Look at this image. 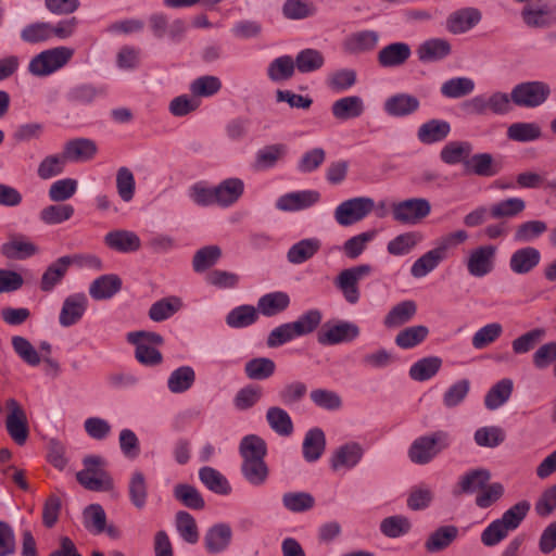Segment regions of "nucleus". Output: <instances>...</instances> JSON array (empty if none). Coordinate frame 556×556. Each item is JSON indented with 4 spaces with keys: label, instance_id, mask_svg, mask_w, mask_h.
I'll return each mask as SVG.
<instances>
[{
    "label": "nucleus",
    "instance_id": "nucleus-1",
    "mask_svg": "<svg viewBox=\"0 0 556 556\" xmlns=\"http://www.w3.org/2000/svg\"><path fill=\"white\" fill-rule=\"evenodd\" d=\"M452 444V437L447 431L438 430L414 440L409 450V459L417 465L429 464L442 451Z\"/></svg>",
    "mask_w": 556,
    "mask_h": 556
},
{
    "label": "nucleus",
    "instance_id": "nucleus-2",
    "mask_svg": "<svg viewBox=\"0 0 556 556\" xmlns=\"http://www.w3.org/2000/svg\"><path fill=\"white\" fill-rule=\"evenodd\" d=\"M497 252L494 244H479L465 252L462 263L470 277L481 279L495 270Z\"/></svg>",
    "mask_w": 556,
    "mask_h": 556
},
{
    "label": "nucleus",
    "instance_id": "nucleus-3",
    "mask_svg": "<svg viewBox=\"0 0 556 556\" xmlns=\"http://www.w3.org/2000/svg\"><path fill=\"white\" fill-rule=\"evenodd\" d=\"M73 55L74 50L68 47L47 49L30 59L27 71L35 77H47L63 68Z\"/></svg>",
    "mask_w": 556,
    "mask_h": 556
},
{
    "label": "nucleus",
    "instance_id": "nucleus-4",
    "mask_svg": "<svg viewBox=\"0 0 556 556\" xmlns=\"http://www.w3.org/2000/svg\"><path fill=\"white\" fill-rule=\"evenodd\" d=\"M127 341L134 344L136 359L144 366H155L162 363L163 356L159 346L163 345L161 334L151 331H132L127 333Z\"/></svg>",
    "mask_w": 556,
    "mask_h": 556
},
{
    "label": "nucleus",
    "instance_id": "nucleus-5",
    "mask_svg": "<svg viewBox=\"0 0 556 556\" xmlns=\"http://www.w3.org/2000/svg\"><path fill=\"white\" fill-rule=\"evenodd\" d=\"M392 219L401 225L415 226L431 213V203L426 198H408L390 204Z\"/></svg>",
    "mask_w": 556,
    "mask_h": 556
},
{
    "label": "nucleus",
    "instance_id": "nucleus-6",
    "mask_svg": "<svg viewBox=\"0 0 556 556\" xmlns=\"http://www.w3.org/2000/svg\"><path fill=\"white\" fill-rule=\"evenodd\" d=\"M104 459L100 456H88L84 459L85 468L77 472L78 482L90 491H109L113 488V480L103 469Z\"/></svg>",
    "mask_w": 556,
    "mask_h": 556
},
{
    "label": "nucleus",
    "instance_id": "nucleus-7",
    "mask_svg": "<svg viewBox=\"0 0 556 556\" xmlns=\"http://www.w3.org/2000/svg\"><path fill=\"white\" fill-rule=\"evenodd\" d=\"M511 93L495 91L489 96L478 94L464 103L465 110L470 114L482 115L491 112L495 115H505L513 109Z\"/></svg>",
    "mask_w": 556,
    "mask_h": 556
},
{
    "label": "nucleus",
    "instance_id": "nucleus-8",
    "mask_svg": "<svg viewBox=\"0 0 556 556\" xmlns=\"http://www.w3.org/2000/svg\"><path fill=\"white\" fill-rule=\"evenodd\" d=\"M375 208V201L369 197H356L341 202L333 212L336 222L348 227L366 218Z\"/></svg>",
    "mask_w": 556,
    "mask_h": 556
},
{
    "label": "nucleus",
    "instance_id": "nucleus-9",
    "mask_svg": "<svg viewBox=\"0 0 556 556\" xmlns=\"http://www.w3.org/2000/svg\"><path fill=\"white\" fill-rule=\"evenodd\" d=\"M372 267L369 264H361L343 269L334 279V286L339 289L344 300L350 304H356L361 299L358 282L369 276Z\"/></svg>",
    "mask_w": 556,
    "mask_h": 556
},
{
    "label": "nucleus",
    "instance_id": "nucleus-10",
    "mask_svg": "<svg viewBox=\"0 0 556 556\" xmlns=\"http://www.w3.org/2000/svg\"><path fill=\"white\" fill-rule=\"evenodd\" d=\"M549 94V86L539 80L521 83L511 89V100L520 108L540 106L547 100Z\"/></svg>",
    "mask_w": 556,
    "mask_h": 556
},
{
    "label": "nucleus",
    "instance_id": "nucleus-11",
    "mask_svg": "<svg viewBox=\"0 0 556 556\" xmlns=\"http://www.w3.org/2000/svg\"><path fill=\"white\" fill-rule=\"evenodd\" d=\"M364 455L365 448L359 442L348 441L332 451L329 466L334 472H346L357 467Z\"/></svg>",
    "mask_w": 556,
    "mask_h": 556
},
{
    "label": "nucleus",
    "instance_id": "nucleus-12",
    "mask_svg": "<svg viewBox=\"0 0 556 556\" xmlns=\"http://www.w3.org/2000/svg\"><path fill=\"white\" fill-rule=\"evenodd\" d=\"M8 415L5 428L11 439L17 445H24L29 435L28 419L25 409L15 399L5 402Z\"/></svg>",
    "mask_w": 556,
    "mask_h": 556
},
{
    "label": "nucleus",
    "instance_id": "nucleus-13",
    "mask_svg": "<svg viewBox=\"0 0 556 556\" xmlns=\"http://www.w3.org/2000/svg\"><path fill=\"white\" fill-rule=\"evenodd\" d=\"M359 336V328L351 321L327 323L318 332V342L323 345H336L351 342Z\"/></svg>",
    "mask_w": 556,
    "mask_h": 556
},
{
    "label": "nucleus",
    "instance_id": "nucleus-14",
    "mask_svg": "<svg viewBox=\"0 0 556 556\" xmlns=\"http://www.w3.org/2000/svg\"><path fill=\"white\" fill-rule=\"evenodd\" d=\"M320 201V193L317 190L306 189L287 192L280 195L275 206L281 212H299L313 207Z\"/></svg>",
    "mask_w": 556,
    "mask_h": 556
},
{
    "label": "nucleus",
    "instance_id": "nucleus-15",
    "mask_svg": "<svg viewBox=\"0 0 556 556\" xmlns=\"http://www.w3.org/2000/svg\"><path fill=\"white\" fill-rule=\"evenodd\" d=\"M523 23L531 28H547L556 23V8L546 2H535L521 10Z\"/></svg>",
    "mask_w": 556,
    "mask_h": 556
},
{
    "label": "nucleus",
    "instance_id": "nucleus-16",
    "mask_svg": "<svg viewBox=\"0 0 556 556\" xmlns=\"http://www.w3.org/2000/svg\"><path fill=\"white\" fill-rule=\"evenodd\" d=\"M88 303L87 295L81 292L66 296L59 314L60 325L67 328L79 323L87 312Z\"/></svg>",
    "mask_w": 556,
    "mask_h": 556
},
{
    "label": "nucleus",
    "instance_id": "nucleus-17",
    "mask_svg": "<svg viewBox=\"0 0 556 556\" xmlns=\"http://www.w3.org/2000/svg\"><path fill=\"white\" fill-rule=\"evenodd\" d=\"M0 252L9 260L22 261L36 255L39 248L25 235L12 233L1 245Z\"/></svg>",
    "mask_w": 556,
    "mask_h": 556
},
{
    "label": "nucleus",
    "instance_id": "nucleus-18",
    "mask_svg": "<svg viewBox=\"0 0 556 556\" xmlns=\"http://www.w3.org/2000/svg\"><path fill=\"white\" fill-rule=\"evenodd\" d=\"M232 541V529L228 523L218 522L210 527L204 535L205 551L211 555L225 553Z\"/></svg>",
    "mask_w": 556,
    "mask_h": 556
},
{
    "label": "nucleus",
    "instance_id": "nucleus-19",
    "mask_svg": "<svg viewBox=\"0 0 556 556\" xmlns=\"http://www.w3.org/2000/svg\"><path fill=\"white\" fill-rule=\"evenodd\" d=\"M379 42V33L371 29L354 31L342 41V50L346 54H363L372 51Z\"/></svg>",
    "mask_w": 556,
    "mask_h": 556
},
{
    "label": "nucleus",
    "instance_id": "nucleus-20",
    "mask_svg": "<svg viewBox=\"0 0 556 556\" xmlns=\"http://www.w3.org/2000/svg\"><path fill=\"white\" fill-rule=\"evenodd\" d=\"M420 102L417 97L400 92L390 96L383 102V111L391 117H406L419 110Z\"/></svg>",
    "mask_w": 556,
    "mask_h": 556
},
{
    "label": "nucleus",
    "instance_id": "nucleus-21",
    "mask_svg": "<svg viewBox=\"0 0 556 556\" xmlns=\"http://www.w3.org/2000/svg\"><path fill=\"white\" fill-rule=\"evenodd\" d=\"M541 252L534 247H523L514 251L509 257V269L516 275H528L541 262Z\"/></svg>",
    "mask_w": 556,
    "mask_h": 556
},
{
    "label": "nucleus",
    "instance_id": "nucleus-22",
    "mask_svg": "<svg viewBox=\"0 0 556 556\" xmlns=\"http://www.w3.org/2000/svg\"><path fill=\"white\" fill-rule=\"evenodd\" d=\"M63 154L67 162L84 163L91 161L98 153L97 143L88 138H75L65 142Z\"/></svg>",
    "mask_w": 556,
    "mask_h": 556
},
{
    "label": "nucleus",
    "instance_id": "nucleus-23",
    "mask_svg": "<svg viewBox=\"0 0 556 556\" xmlns=\"http://www.w3.org/2000/svg\"><path fill=\"white\" fill-rule=\"evenodd\" d=\"M365 102L359 96H345L331 104L332 116L340 122L361 117L365 112Z\"/></svg>",
    "mask_w": 556,
    "mask_h": 556
},
{
    "label": "nucleus",
    "instance_id": "nucleus-24",
    "mask_svg": "<svg viewBox=\"0 0 556 556\" xmlns=\"http://www.w3.org/2000/svg\"><path fill=\"white\" fill-rule=\"evenodd\" d=\"M458 535L459 529L456 526H440L428 534L424 547L430 554L443 552L457 540Z\"/></svg>",
    "mask_w": 556,
    "mask_h": 556
},
{
    "label": "nucleus",
    "instance_id": "nucleus-25",
    "mask_svg": "<svg viewBox=\"0 0 556 556\" xmlns=\"http://www.w3.org/2000/svg\"><path fill=\"white\" fill-rule=\"evenodd\" d=\"M412 55V50L406 42H392L383 47L377 55V61L381 67L393 68L402 66Z\"/></svg>",
    "mask_w": 556,
    "mask_h": 556
},
{
    "label": "nucleus",
    "instance_id": "nucleus-26",
    "mask_svg": "<svg viewBox=\"0 0 556 556\" xmlns=\"http://www.w3.org/2000/svg\"><path fill=\"white\" fill-rule=\"evenodd\" d=\"M104 243L111 250L119 253H132L141 248L139 236L134 231L125 229L109 231L104 236Z\"/></svg>",
    "mask_w": 556,
    "mask_h": 556
},
{
    "label": "nucleus",
    "instance_id": "nucleus-27",
    "mask_svg": "<svg viewBox=\"0 0 556 556\" xmlns=\"http://www.w3.org/2000/svg\"><path fill=\"white\" fill-rule=\"evenodd\" d=\"M451 132V125L444 119H429L417 129V139L422 144H434L443 141Z\"/></svg>",
    "mask_w": 556,
    "mask_h": 556
},
{
    "label": "nucleus",
    "instance_id": "nucleus-28",
    "mask_svg": "<svg viewBox=\"0 0 556 556\" xmlns=\"http://www.w3.org/2000/svg\"><path fill=\"white\" fill-rule=\"evenodd\" d=\"M481 20V13L475 8H465L453 12L446 21V27L452 34H464L476 26Z\"/></svg>",
    "mask_w": 556,
    "mask_h": 556
},
{
    "label": "nucleus",
    "instance_id": "nucleus-29",
    "mask_svg": "<svg viewBox=\"0 0 556 556\" xmlns=\"http://www.w3.org/2000/svg\"><path fill=\"white\" fill-rule=\"evenodd\" d=\"M122 279L115 274L102 275L89 286V294L96 301L109 300L122 289Z\"/></svg>",
    "mask_w": 556,
    "mask_h": 556
},
{
    "label": "nucleus",
    "instance_id": "nucleus-30",
    "mask_svg": "<svg viewBox=\"0 0 556 556\" xmlns=\"http://www.w3.org/2000/svg\"><path fill=\"white\" fill-rule=\"evenodd\" d=\"M321 248V241L316 238H306L292 244L287 252L290 264L300 265L311 260Z\"/></svg>",
    "mask_w": 556,
    "mask_h": 556
},
{
    "label": "nucleus",
    "instance_id": "nucleus-31",
    "mask_svg": "<svg viewBox=\"0 0 556 556\" xmlns=\"http://www.w3.org/2000/svg\"><path fill=\"white\" fill-rule=\"evenodd\" d=\"M424 239L425 237L420 231H406L390 240L387 244V251L393 256H404L409 254Z\"/></svg>",
    "mask_w": 556,
    "mask_h": 556
},
{
    "label": "nucleus",
    "instance_id": "nucleus-32",
    "mask_svg": "<svg viewBox=\"0 0 556 556\" xmlns=\"http://www.w3.org/2000/svg\"><path fill=\"white\" fill-rule=\"evenodd\" d=\"M451 50V45L446 39L431 38L419 45L417 55L424 63L437 62L446 58Z\"/></svg>",
    "mask_w": 556,
    "mask_h": 556
},
{
    "label": "nucleus",
    "instance_id": "nucleus-33",
    "mask_svg": "<svg viewBox=\"0 0 556 556\" xmlns=\"http://www.w3.org/2000/svg\"><path fill=\"white\" fill-rule=\"evenodd\" d=\"M290 305V296L283 291L269 292L257 301V309L266 317L285 312Z\"/></svg>",
    "mask_w": 556,
    "mask_h": 556
},
{
    "label": "nucleus",
    "instance_id": "nucleus-34",
    "mask_svg": "<svg viewBox=\"0 0 556 556\" xmlns=\"http://www.w3.org/2000/svg\"><path fill=\"white\" fill-rule=\"evenodd\" d=\"M417 313V304L413 300H406L394 305L383 319L387 328H399L410 321Z\"/></svg>",
    "mask_w": 556,
    "mask_h": 556
},
{
    "label": "nucleus",
    "instance_id": "nucleus-35",
    "mask_svg": "<svg viewBox=\"0 0 556 556\" xmlns=\"http://www.w3.org/2000/svg\"><path fill=\"white\" fill-rule=\"evenodd\" d=\"M217 205L228 207L235 204L244 191V184L240 178H228L215 187Z\"/></svg>",
    "mask_w": 556,
    "mask_h": 556
},
{
    "label": "nucleus",
    "instance_id": "nucleus-36",
    "mask_svg": "<svg viewBox=\"0 0 556 556\" xmlns=\"http://www.w3.org/2000/svg\"><path fill=\"white\" fill-rule=\"evenodd\" d=\"M326 447L325 433L319 428H313L305 433L302 452L303 457L308 463H314L320 458Z\"/></svg>",
    "mask_w": 556,
    "mask_h": 556
},
{
    "label": "nucleus",
    "instance_id": "nucleus-37",
    "mask_svg": "<svg viewBox=\"0 0 556 556\" xmlns=\"http://www.w3.org/2000/svg\"><path fill=\"white\" fill-rule=\"evenodd\" d=\"M288 153L285 143H273L261 148L255 154V166L257 169H269L282 161Z\"/></svg>",
    "mask_w": 556,
    "mask_h": 556
},
{
    "label": "nucleus",
    "instance_id": "nucleus-38",
    "mask_svg": "<svg viewBox=\"0 0 556 556\" xmlns=\"http://www.w3.org/2000/svg\"><path fill=\"white\" fill-rule=\"evenodd\" d=\"M68 256H61L51 263L40 279V289L43 292H51L65 277L68 270Z\"/></svg>",
    "mask_w": 556,
    "mask_h": 556
},
{
    "label": "nucleus",
    "instance_id": "nucleus-39",
    "mask_svg": "<svg viewBox=\"0 0 556 556\" xmlns=\"http://www.w3.org/2000/svg\"><path fill=\"white\" fill-rule=\"evenodd\" d=\"M265 418L269 428L278 435L290 437L293 433V421L286 409L279 406H270L266 410Z\"/></svg>",
    "mask_w": 556,
    "mask_h": 556
},
{
    "label": "nucleus",
    "instance_id": "nucleus-40",
    "mask_svg": "<svg viewBox=\"0 0 556 556\" xmlns=\"http://www.w3.org/2000/svg\"><path fill=\"white\" fill-rule=\"evenodd\" d=\"M465 168L477 176L492 177L500 173L501 165L490 153H478L468 157Z\"/></svg>",
    "mask_w": 556,
    "mask_h": 556
},
{
    "label": "nucleus",
    "instance_id": "nucleus-41",
    "mask_svg": "<svg viewBox=\"0 0 556 556\" xmlns=\"http://www.w3.org/2000/svg\"><path fill=\"white\" fill-rule=\"evenodd\" d=\"M472 152V146L468 141H450L440 151V159L447 165L466 162Z\"/></svg>",
    "mask_w": 556,
    "mask_h": 556
},
{
    "label": "nucleus",
    "instance_id": "nucleus-42",
    "mask_svg": "<svg viewBox=\"0 0 556 556\" xmlns=\"http://www.w3.org/2000/svg\"><path fill=\"white\" fill-rule=\"evenodd\" d=\"M148 483L144 473L140 470H134L128 481V496L130 503L137 509H143L148 501Z\"/></svg>",
    "mask_w": 556,
    "mask_h": 556
},
{
    "label": "nucleus",
    "instance_id": "nucleus-43",
    "mask_svg": "<svg viewBox=\"0 0 556 556\" xmlns=\"http://www.w3.org/2000/svg\"><path fill=\"white\" fill-rule=\"evenodd\" d=\"M513 389L514 383L511 379L504 378L497 381L484 396L485 407L494 410L503 406L511 396Z\"/></svg>",
    "mask_w": 556,
    "mask_h": 556
},
{
    "label": "nucleus",
    "instance_id": "nucleus-44",
    "mask_svg": "<svg viewBox=\"0 0 556 556\" xmlns=\"http://www.w3.org/2000/svg\"><path fill=\"white\" fill-rule=\"evenodd\" d=\"M195 382V371L191 366H180L167 379V388L174 394L187 392Z\"/></svg>",
    "mask_w": 556,
    "mask_h": 556
},
{
    "label": "nucleus",
    "instance_id": "nucleus-45",
    "mask_svg": "<svg viewBox=\"0 0 556 556\" xmlns=\"http://www.w3.org/2000/svg\"><path fill=\"white\" fill-rule=\"evenodd\" d=\"M182 307L180 298L172 295L163 298L154 302L149 308V317L151 320L160 323L170 318Z\"/></svg>",
    "mask_w": 556,
    "mask_h": 556
},
{
    "label": "nucleus",
    "instance_id": "nucleus-46",
    "mask_svg": "<svg viewBox=\"0 0 556 556\" xmlns=\"http://www.w3.org/2000/svg\"><path fill=\"white\" fill-rule=\"evenodd\" d=\"M199 478L210 491L216 494L228 495L231 492L226 477L213 467H202L199 470Z\"/></svg>",
    "mask_w": 556,
    "mask_h": 556
},
{
    "label": "nucleus",
    "instance_id": "nucleus-47",
    "mask_svg": "<svg viewBox=\"0 0 556 556\" xmlns=\"http://www.w3.org/2000/svg\"><path fill=\"white\" fill-rule=\"evenodd\" d=\"M294 63L300 73H313L325 65V55L317 49L306 48L296 54Z\"/></svg>",
    "mask_w": 556,
    "mask_h": 556
},
{
    "label": "nucleus",
    "instance_id": "nucleus-48",
    "mask_svg": "<svg viewBox=\"0 0 556 556\" xmlns=\"http://www.w3.org/2000/svg\"><path fill=\"white\" fill-rule=\"evenodd\" d=\"M258 309L252 305H240L231 309L226 316V324L230 328H245L256 323Z\"/></svg>",
    "mask_w": 556,
    "mask_h": 556
},
{
    "label": "nucleus",
    "instance_id": "nucleus-49",
    "mask_svg": "<svg viewBox=\"0 0 556 556\" xmlns=\"http://www.w3.org/2000/svg\"><path fill=\"white\" fill-rule=\"evenodd\" d=\"M441 366L442 359L440 357H424L410 366L409 377L415 381L429 380L438 374Z\"/></svg>",
    "mask_w": 556,
    "mask_h": 556
},
{
    "label": "nucleus",
    "instance_id": "nucleus-50",
    "mask_svg": "<svg viewBox=\"0 0 556 556\" xmlns=\"http://www.w3.org/2000/svg\"><path fill=\"white\" fill-rule=\"evenodd\" d=\"M239 453L242 460L265 459L267 445L261 437L249 434L240 441Z\"/></svg>",
    "mask_w": 556,
    "mask_h": 556
},
{
    "label": "nucleus",
    "instance_id": "nucleus-51",
    "mask_svg": "<svg viewBox=\"0 0 556 556\" xmlns=\"http://www.w3.org/2000/svg\"><path fill=\"white\" fill-rule=\"evenodd\" d=\"M295 68L292 56L281 55L269 63L267 76L274 83L289 80L294 75Z\"/></svg>",
    "mask_w": 556,
    "mask_h": 556
},
{
    "label": "nucleus",
    "instance_id": "nucleus-52",
    "mask_svg": "<svg viewBox=\"0 0 556 556\" xmlns=\"http://www.w3.org/2000/svg\"><path fill=\"white\" fill-rule=\"evenodd\" d=\"M490 478L491 475L489 470L483 468L473 469L459 478L458 486L463 493H475L477 491L483 490L486 486Z\"/></svg>",
    "mask_w": 556,
    "mask_h": 556
},
{
    "label": "nucleus",
    "instance_id": "nucleus-53",
    "mask_svg": "<svg viewBox=\"0 0 556 556\" xmlns=\"http://www.w3.org/2000/svg\"><path fill=\"white\" fill-rule=\"evenodd\" d=\"M241 472L244 479L254 486L264 484L268 478L265 459L242 460Z\"/></svg>",
    "mask_w": 556,
    "mask_h": 556
},
{
    "label": "nucleus",
    "instance_id": "nucleus-54",
    "mask_svg": "<svg viewBox=\"0 0 556 556\" xmlns=\"http://www.w3.org/2000/svg\"><path fill=\"white\" fill-rule=\"evenodd\" d=\"M475 86V81L469 77H455L444 81L440 91L445 98L458 99L470 94Z\"/></svg>",
    "mask_w": 556,
    "mask_h": 556
},
{
    "label": "nucleus",
    "instance_id": "nucleus-55",
    "mask_svg": "<svg viewBox=\"0 0 556 556\" xmlns=\"http://www.w3.org/2000/svg\"><path fill=\"white\" fill-rule=\"evenodd\" d=\"M542 135L541 127L536 123L518 122L507 129V137L517 142L538 140Z\"/></svg>",
    "mask_w": 556,
    "mask_h": 556
},
{
    "label": "nucleus",
    "instance_id": "nucleus-56",
    "mask_svg": "<svg viewBox=\"0 0 556 556\" xmlns=\"http://www.w3.org/2000/svg\"><path fill=\"white\" fill-rule=\"evenodd\" d=\"M444 260L433 249L418 257L410 267V275L420 279L432 273Z\"/></svg>",
    "mask_w": 556,
    "mask_h": 556
},
{
    "label": "nucleus",
    "instance_id": "nucleus-57",
    "mask_svg": "<svg viewBox=\"0 0 556 556\" xmlns=\"http://www.w3.org/2000/svg\"><path fill=\"white\" fill-rule=\"evenodd\" d=\"M176 530L180 538L189 543L195 544L199 541V530L195 519L187 511L180 510L175 518Z\"/></svg>",
    "mask_w": 556,
    "mask_h": 556
},
{
    "label": "nucleus",
    "instance_id": "nucleus-58",
    "mask_svg": "<svg viewBox=\"0 0 556 556\" xmlns=\"http://www.w3.org/2000/svg\"><path fill=\"white\" fill-rule=\"evenodd\" d=\"M503 334V326L500 323H490L479 328L471 338V344L476 350H482L494 343Z\"/></svg>",
    "mask_w": 556,
    "mask_h": 556
},
{
    "label": "nucleus",
    "instance_id": "nucleus-59",
    "mask_svg": "<svg viewBox=\"0 0 556 556\" xmlns=\"http://www.w3.org/2000/svg\"><path fill=\"white\" fill-rule=\"evenodd\" d=\"M429 329L426 326H412L401 330L395 337L397 346L404 350L415 348L426 340Z\"/></svg>",
    "mask_w": 556,
    "mask_h": 556
},
{
    "label": "nucleus",
    "instance_id": "nucleus-60",
    "mask_svg": "<svg viewBox=\"0 0 556 556\" xmlns=\"http://www.w3.org/2000/svg\"><path fill=\"white\" fill-rule=\"evenodd\" d=\"M74 212L71 204H52L40 211L39 218L46 225H58L68 220Z\"/></svg>",
    "mask_w": 556,
    "mask_h": 556
},
{
    "label": "nucleus",
    "instance_id": "nucleus-61",
    "mask_svg": "<svg viewBox=\"0 0 556 556\" xmlns=\"http://www.w3.org/2000/svg\"><path fill=\"white\" fill-rule=\"evenodd\" d=\"M468 239L469 233L465 229H457L440 237L433 250L445 261L450 250L465 243Z\"/></svg>",
    "mask_w": 556,
    "mask_h": 556
},
{
    "label": "nucleus",
    "instance_id": "nucleus-62",
    "mask_svg": "<svg viewBox=\"0 0 556 556\" xmlns=\"http://www.w3.org/2000/svg\"><path fill=\"white\" fill-rule=\"evenodd\" d=\"M276 365L267 357H256L247 362L244 372L252 380H265L273 376Z\"/></svg>",
    "mask_w": 556,
    "mask_h": 556
},
{
    "label": "nucleus",
    "instance_id": "nucleus-63",
    "mask_svg": "<svg viewBox=\"0 0 556 556\" xmlns=\"http://www.w3.org/2000/svg\"><path fill=\"white\" fill-rule=\"evenodd\" d=\"M281 501L283 507L291 513L307 511L315 505V498L307 492H287Z\"/></svg>",
    "mask_w": 556,
    "mask_h": 556
},
{
    "label": "nucleus",
    "instance_id": "nucleus-64",
    "mask_svg": "<svg viewBox=\"0 0 556 556\" xmlns=\"http://www.w3.org/2000/svg\"><path fill=\"white\" fill-rule=\"evenodd\" d=\"M174 496L182 505L191 509H202L205 506V502L200 492L190 484H177L174 488Z\"/></svg>",
    "mask_w": 556,
    "mask_h": 556
}]
</instances>
